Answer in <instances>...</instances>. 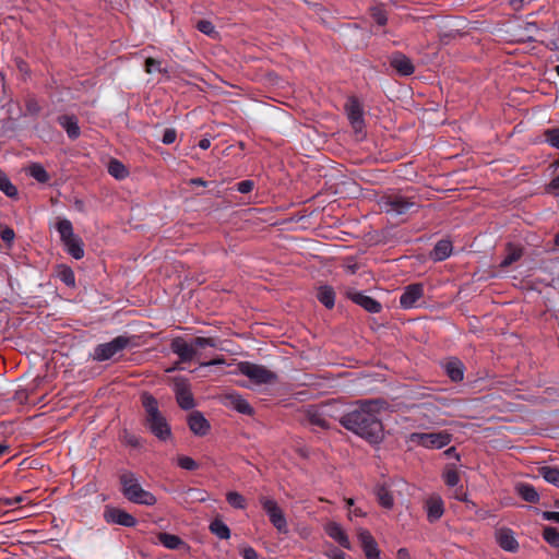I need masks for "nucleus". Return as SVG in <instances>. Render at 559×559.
<instances>
[{
	"label": "nucleus",
	"mask_w": 559,
	"mask_h": 559,
	"mask_svg": "<svg viewBox=\"0 0 559 559\" xmlns=\"http://www.w3.org/2000/svg\"><path fill=\"white\" fill-rule=\"evenodd\" d=\"M158 542L168 549H179L181 546H185V542L177 535L169 533H159Z\"/></svg>",
	"instance_id": "nucleus-27"
},
{
	"label": "nucleus",
	"mask_w": 559,
	"mask_h": 559,
	"mask_svg": "<svg viewBox=\"0 0 559 559\" xmlns=\"http://www.w3.org/2000/svg\"><path fill=\"white\" fill-rule=\"evenodd\" d=\"M548 190L554 193H559V173L555 176V178L548 185Z\"/></svg>",
	"instance_id": "nucleus-54"
},
{
	"label": "nucleus",
	"mask_w": 559,
	"mask_h": 559,
	"mask_svg": "<svg viewBox=\"0 0 559 559\" xmlns=\"http://www.w3.org/2000/svg\"><path fill=\"white\" fill-rule=\"evenodd\" d=\"M444 370L452 381H461L464 378V365L461 360L453 358L445 362Z\"/></svg>",
	"instance_id": "nucleus-25"
},
{
	"label": "nucleus",
	"mask_w": 559,
	"mask_h": 559,
	"mask_svg": "<svg viewBox=\"0 0 559 559\" xmlns=\"http://www.w3.org/2000/svg\"><path fill=\"white\" fill-rule=\"evenodd\" d=\"M397 559H411V555L406 548H400L397 550Z\"/></svg>",
	"instance_id": "nucleus-56"
},
{
	"label": "nucleus",
	"mask_w": 559,
	"mask_h": 559,
	"mask_svg": "<svg viewBox=\"0 0 559 559\" xmlns=\"http://www.w3.org/2000/svg\"><path fill=\"white\" fill-rule=\"evenodd\" d=\"M347 118L356 133H361L365 127L364 111L358 99L352 97L345 105Z\"/></svg>",
	"instance_id": "nucleus-13"
},
{
	"label": "nucleus",
	"mask_w": 559,
	"mask_h": 559,
	"mask_svg": "<svg viewBox=\"0 0 559 559\" xmlns=\"http://www.w3.org/2000/svg\"><path fill=\"white\" fill-rule=\"evenodd\" d=\"M226 500L235 509L243 510L247 507L245 497L237 491L227 492Z\"/></svg>",
	"instance_id": "nucleus-36"
},
{
	"label": "nucleus",
	"mask_w": 559,
	"mask_h": 559,
	"mask_svg": "<svg viewBox=\"0 0 559 559\" xmlns=\"http://www.w3.org/2000/svg\"><path fill=\"white\" fill-rule=\"evenodd\" d=\"M358 539L367 559H379L380 551L378 549V545L372 535L367 530L359 531Z\"/></svg>",
	"instance_id": "nucleus-18"
},
{
	"label": "nucleus",
	"mask_w": 559,
	"mask_h": 559,
	"mask_svg": "<svg viewBox=\"0 0 559 559\" xmlns=\"http://www.w3.org/2000/svg\"><path fill=\"white\" fill-rule=\"evenodd\" d=\"M522 257V249L513 246L508 247V252L506 257L501 260L500 266L508 267L515 261H518Z\"/></svg>",
	"instance_id": "nucleus-34"
},
{
	"label": "nucleus",
	"mask_w": 559,
	"mask_h": 559,
	"mask_svg": "<svg viewBox=\"0 0 559 559\" xmlns=\"http://www.w3.org/2000/svg\"><path fill=\"white\" fill-rule=\"evenodd\" d=\"M259 501L273 526L280 533L286 534L288 532L287 521L277 502L269 497H260Z\"/></svg>",
	"instance_id": "nucleus-9"
},
{
	"label": "nucleus",
	"mask_w": 559,
	"mask_h": 559,
	"mask_svg": "<svg viewBox=\"0 0 559 559\" xmlns=\"http://www.w3.org/2000/svg\"><path fill=\"white\" fill-rule=\"evenodd\" d=\"M58 123L66 130L68 136L75 140L80 136V127L74 116L62 115L58 117Z\"/></svg>",
	"instance_id": "nucleus-23"
},
{
	"label": "nucleus",
	"mask_w": 559,
	"mask_h": 559,
	"mask_svg": "<svg viewBox=\"0 0 559 559\" xmlns=\"http://www.w3.org/2000/svg\"><path fill=\"white\" fill-rule=\"evenodd\" d=\"M325 533L333 538L336 543H338L342 547L349 549L350 542L348 536L342 528V526L335 522L328 523L325 526Z\"/></svg>",
	"instance_id": "nucleus-22"
},
{
	"label": "nucleus",
	"mask_w": 559,
	"mask_h": 559,
	"mask_svg": "<svg viewBox=\"0 0 559 559\" xmlns=\"http://www.w3.org/2000/svg\"><path fill=\"white\" fill-rule=\"evenodd\" d=\"M539 475L547 483L559 488V468L552 466H543L539 468Z\"/></svg>",
	"instance_id": "nucleus-32"
},
{
	"label": "nucleus",
	"mask_w": 559,
	"mask_h": 559,
	"mask_svg": "<svg viewBox=\"0 0 559 559\" xmlns=\"http://www.w3.org/2000/svg\"><path fill=\"white\" fill-rule=\"evenodd\" d=\"M188 425L197 436H205L211 427L207 419L200 412H193L189 415Z\"/></svg>",
	"instance_id": "nucleus-21"
},
{
	"label": "nucleus",
	"mask_w": 559,
	"mask_h": 559,
	"mask_svg": "<svg viewBox=\"0 0 559 559\" xmlns=\"http://www.w3.org/2000/svg\"><path fill=\"white\" fill-rule=\"evenodd\" d=\"M238 368L241 374L248 377L258 384L271 383L276 379L275 373L261 365L242 361L238 365Z\"/></svg>",
	"instance_id": "nucleus-10"
},
{
	"label": "nucleus",
	"mask_w": 559,
	"mask_h": 559,
	"mask_svg": "<svg viewBox=\"0 0 559 559\" xmlns=\"http://www.w3.org/2000/svg\"><path fill=\"white\" fill-rule=\"evenodd\" d=\"M452 441V435L447 431L414 432L408 436V442L427 449H441Z\"/></svg>",
	"instance_id": "nucleus-7"
},
{
	"label": "nucleus",
	"mask_w": 559,
	"mask_h": 559,
	"mask_svg": "<svg viewBox=\"0 0 559 559\" xmlns=\"http://www.w3.org/2000/svg\"><path fill=\"white\" fill-rule=\"evenodd\" d=\"M197 28H198L201 33H203V34H205V35H207V36H210V37H215V36L217 35V32H216V29H215V26L213 25V23H212V22H210V21H207V20H201V21H199V22L197 23Z\"/></svg>",
	"instance_id": "nucleus-39"
},
{
	"label": "nucleus",
	"mask_w": 559,
	"mask_h": 559,
	"mask_svg": "<svg viewBox=\"0 0 559 559\" xmlns=\"http://www.w3.org/2000/svg\"><path fill=\"white\" fill-rule=\"evenodd\" d=\"M199 146L202 150H207L211 146V140L207 138L201 139L199 142Z\"/></svg>",
	"instance_id": "nucleus-58"
},
{
	"label": "nucleus",
	"mask_w": 559,
	"mask_h": 559,
	"mask_svg": "<svg viewBox=\"0 0 559 559\" xmlns=\"http://www.w3.org/2000/svg\"><path fill=\"white\" fill-rule=\"evenodd\" d=\"M379 206L381 211L392 215H403L417 207L414 198H408L400 193H391L380 198Z\"/></svg>",
	"instance_id": "nucleus-6"
},
{
	"label": "nucleus",
	"mask_w": 559,
	"mask_h": 559,
	"mask_svg": "<svg viewBox=\"0 0 559 559\" xmlns=\"http://www.w3.org/2000/svg\"><path fill=\"white\" fill-rule=\"evenodd\" d=\"M120 438L124 444L132 448H139L142 444L141 439L128 430H123Z\"/></svg>",
	"instance_id": "nucleus-41"
},
{
	"label": "nucleus",
	"mask_w": 559,
	"mask_h": 559,
	"mask_svg": "<svg viewBox=\"0 0 559 559\" xmlns=\"http://www.w3.org/2000/svg\"><path fill=\"white\" fill-rule=\"evenodd\" d=\"M145 70L147 73H152L155 70L160 71V62L153 58H147L145 60Z\"/></svg>",
	"instance_id": "nucleus-47"
},
{
	"label": "nucleus",
	"mask_w": 559,
	"mask_h": 559,
	"mask_svg": "<svg viewBox=\"0 0 559 559\" xmlns=\"http://www.w3.org/2000/svg\"><path fill=\"white\" fill-rule=\"evenodd\" d=\"M543 519L547 521H554L559 523V512L556 511H545L543 512Z\"/></svg>",
	"instance_id": "nucleus-51"
},
{
	"label": "nucleus",
	"mask_w": 559,
	"mask_h": 559,
	"mask_svg": "<svg viewBox=\"0 0 559 559\" xmlns=\"http://www.w3.org/2000/svg\"><path fill=\"white\" fill-rule=\"evenodd\" d=\"M27 174L33 177L35 180H37L40 183H46L49 181L50 176L46 171V169L38 163L31 164L27 169Z\"/></svg>",
	"instance_id": "nucleus-29"
},
{
	"label": "nucleus",
	"mask_w": 559,
	"mask_h": 559,
	"mask_svg": "<svg viewBox=\"0 0 559 559\" xmlns=\"http://www.w3.org/2000/svg\"><path fill=\"white\" fill-rule=\"evenodd\" d=\"M177 464L182 469L194 471L199 467L198 463L190 456L180 455L177 459Z\"/></svg>",
	"instance_id": "nucleus-42"
},
{
	"label": "nucleus",
	"mask_w": 559,
	"mask_h": 559,
	"mask_svg": "<svg viewBox=\"0 0 559 559\" xmlns=\"http://www.w3.org/2000/svg\"><path fill=\"white\" fill-rule=\"evenodd\" d=\"M141 401L145 411V427L160 441L168 440L171 437V429L158 409L157 400L152 394L144 392L141 395Z\"/></svg>",
	"instance_id": "nucleus-2"
},
{
	"label": "nucleus",
	"mask_w": 559,
	"mask_h": 559,
	"mask_svg": "<svg viewBox=\"0 0 559 559\" xmlns=\"http://www.w3.org/2000/svg\"><path fill=\"white\" fill-rule=\"evenodd\" d=\"M443 479L449 487H456L457 484L460 483L459 472L454 468H448L443 473Z\"/></svg>",
	"instance_id": "nucleus-40"
},
{
	"label": "nucleus",
	"mask_w": 559,
	"mask_h": 559,
	"mask_svg": "<svg viewBox=\"0 0 559 559\" xmlns=\"http://www.w3.org/2000/svg\"><path fill=\"white\" fill-rule=\"evenodd\" d=\"M390 66L402 76L412 75L415 71L412 60L402 52L391 55Z\"/></svg>",
	"instance_id": "nucleus-15"
},
{
	"label": "nucleus",
	"mask_w": 559,
	"mask_h": 559,
	"mask_svg": "<svg viewBox=\"0 0 559 559\" xmlns=\"http://www.w3.org/2000/svg\"><path fill=\"white\" fill-rule=\"evenodd\" d=\"M523 1H524V0H511V4H512L513 7H516V5L521 4Z\"/></svg>",
	"instance_id": "nucleus-63"
},
{
	"label": "nucleus",
	"mask_w": 559,
	"mask_h": 559,
	"mask_svg": "<svg viewBox=\"0 0 559 559\" xmlns=\"http://www.w3.org/2000/svg\"><path fill=\"white\" fill-rule=\"evenodd\" d=\"M174 391L176 394L177 403L182 409L188 411L194 407V399L191 393L190 385L186 379L175 378Z\"/></svg>",
	"instance_id": "nucleus-12"
},
{
	"label": "nucleus",
	"mask_w": 559,
	"mask_h": 559,
	"mask_svg": "<svg viewBox=\"0 0 559 559\" xmlns=\"http://www.w3.org/2000/svg\"><path fill=\"white\" fill-rule=\"evenodd\" d=\"M129 345L130 337L119 335L108 343L97 345L94 349V359L98 361L108 360Z\"/></svg>",
	"instance_id": "nucleus-8"
},
{
	"label": "nucleus",
	"mask_w": 559,
	"mask_h": 559,
	"mask_svg": "<svg viewBox=\"0 0 559 559\" xmlns=\"http://www.w3.org/2000/svg\"><path fill=\"white\" fill-rule=\"evenodd\" d=\"M254 182L252 180H242L237 183V191L240 193H249L252 191Z\"/></svg>",
	"instance_id": "nucleus-46"
},
{
	"label": "nucleus",
	"mask_w": 559,
	"mask_h": 559,
	"mask_svg": "<svg viewBox=\"0 0 559 559\" xmlns=\"http://www.w3.org/2000/svg\"><path fill=\"white\" fill-rule=\"evenodd\" d=\"M544 539L552 547L559 548V532L552 526H547L543 532Z\"/></svg>",
	"instance_id": "nucleus-38"
},
{
	"label": "nucleus",
	"mask_w": 559,
	"mask_h": 559,
	"mask_svg": "<svg viewBox=\"0 0 559 559\" xmlns=\"http://www.w3.org/2000/svg\"><path fill=\"white\" fill-rule=\"evenodd\" d=\"M383 405L381 400L360 401L356 408L341 417L340 423L368 442L379 443L383 438V427L379 418Z\"/></svg>",
	"instance_id": "nucleus-1"
},
{
	"label": "nucleus",
	"mask_w": 559,
	"mask_h": 559,
	"mask_svg": "<svg viewBox=\"0 0 559 559\" xmlns=\"http://www.w3.org/2000/svg\"><path fill=\"white\" fill-rule=\"evenodd\" d=\"M176 138H177L176 130L173 128H168L164 131L162 142L167 145L173 144L176 141Z\"/></svg>",
	"instance_id": "nucleus-45"
},
{
	"label": "nucleus",
	"mask_w": 559,
	"mask_h": 559,
	"mask_svg": "<svg viewBox=\"0 0 559 559\" xmlns=\"http://www.w3.org/2000/svg\"><path fill=\"white\" fill-rule=\"evenodd\" d=\"M518 495L527 502H538L539 495L536 489L530 484H519L516 486Z\"/></svg>",
	"instance_id": "nucleus-26"
},
{
	"label": "nucleus",
	"mask_w": 559,
	"mask_h": 559,
	"mask_svg": "<svg viewBox=\"0 0 559 559\" xmlns=\"http://www.w3.org/2000/svg\"><path fill=\"white\" fill-rule=\"evenodd\" d=\"M496 539L499 546L509 552H515L519 549V543L514 533L510 528H501L496 533Z\"/></svg>",
	"instance_id": "nucleus-19"
},
{
	"label": "nucleus",
	"mask_w": 559,
	"mask_h": 559,
	"mask_svg": "<svg viewBox=\"0 0 559 559\" xmlns=\"http://www.w3.org/2000/svg\"><path fill=\"white\" fill-rule=\"evenodd\" d=\"M376 496H377L378 502L380 503L381 507H383L385 509L393 508V506H394L393 496L385 486H383V485L377 486Z\"/></svg>",
	"instance_id": "nucleus-28"
},
{
	"label": "nucleus",
	"mask_w": 559,
	"mask_h": 559,
	"mask_svg": "<svg viewBox=\"0 0 559 559\" xmlns=\"http://www.w3.org/2000/svg\"><path fill=\"white\" fill-rule=\"evenodd\" d=\"M218 340L215 337H195L192 343H187L182 337H176L170 343V349L181 361H190L201 358L203 354L199 350L205 347H217Z\"/></svg>",
	"instance_id": "nucleus-4"
},
{
	"label": "nucleus",
	"mask_w": 559,
	"mask_h": 559,
	"mask_svg": "<svg viewBox=\"0 0 559 559\" xmlns=\"http://www.w3.org/2000/svg\"><path fill=\"white\" fill-rule=\"evenodd\" d=\"M346 271L350 274H354L357 271V265L356 264L346 265Z\"/></svg>",
	"instance_id": "nucleus-61"
},
{
	"label": "nucleus",
	"mask_w": 559,
	"mask_h": 559,
	"mask_svg": "<svg viewBox=\"0 0 559 559\" xmlns=\"http://www.w3.org/2000/svg\"><path fill=\"white\" fill-rule=\"evenodd\" d=\"M319 301L323 304L326 308L331 309L335 304V293L329 286H322L318 290L317 295Z\"/></svg>",
	"instance_id": "nucleus-30"
},
{
	"label": "nucleus",
	"mask_w": 559,
	"mask_h": 559,
	"mask_svg": "<svg viewBox=\"0 0 559 559\" xmlns=\"http://www.w3.org/2000/svg\"><path fill=\"white\" fill-rule=\"evenodd\" d=\"M372 16L378 25L383 26L386 24L388 19H386V15L382 11L374 12L372 14Z\"/></svg>",
	"instance_id": "nucleus-50"
},
{
	"label": "nucleus",
	"mask_w": 559,
	"mask_h": 559,
	"mask_svg": "<svg viewBox=\"0 0 559 559\" xmlns=\"http://www.w3.org/2000/svg\"><path fill=\"white\" fill-rule=\"evenodd\" d=\"M0 190L10 198L17 194L15 186L12 185L8 176L3 173H0Z\"/></svg>",
	"instance_id": "nucleus-37"
},
{
	"label": "nucleus",
	"mask_w": 559,
	"mask_h": 559,
	"mask_svg": "<svg viewBox=\"0 0 559 559\" xmlns=\"http://www.w3.org/2000/svg\"><path fill=\"white\" fill-rule=\"evenodd\" d=\"M59 277L68 286H74L75 284L74 273L70 267H63L59 272Z\"/></svg>",
	"instance_id": "nucleus-44"
},
{
	"label": "nucleus",
	"mask_w": 559,
	"mask_h": 559,
	"mask_svg": "<svg viewBox=\"0 0 559 559\" xmlns=\"http://www.w3.org/2000/svg\"><path fill=\"white\" fill-rule=\"evenodd\" d=\"M121 492L130 502L143 506H154L157 501L156 497L142 488L139 478L132 472L124 471L119 476Z\"/></svg>",
	"instance_id": "nucleus-3"
},
{
	"label": "nucleus",
	"mask_w": 559,
	"mask_h": 559,
	"mask_svg": "<svg viewBox=\"0 0 559 559\" xmlns=\"http://www.w3.org/2000/svg\"><path fill=\"white\" fill-rule=\"evenodd\" d=\"M223 364H225V358L223 356L214 358L210 361H200V366H202V367L223 365Z\"/></svg>",
	"instance_id": "nucleus-53"
},
{
	"label": "nucleus",
	"mask_w": 559,
	"mask_h": 559,
	"mask_svg": "<svg viewBox=\"0 0 559 559\" xmlns=\"http://www.w3.org/2000/svg\"><path fill=\"white\" fill-rule=\"evenodd\" d=\"M108 173L116 179H124L129 173L126 166L118 159H110L108 163Z\"/></svg>",
	"instance_id": "nucleus-31"
},
{
	"label": "nucleus",
	"mask_w": 559,
	"mask_h": 559,
	"mask_svg": "<svg viewBox=\"0 0 559 559\" xmlns=\"http://www.w3.org/2000/svg\"><path fill=\"white\" fill-rule=\"evenodd\" d=\"M22 501V498L21 497H15L14 499H8L5 501V504L7 506H13L15 503H20Z\"/></svg>",
	"instance_id": "nucleus-60"
},
{
	"label": "nucleus",
	"mask_w": 559,
	"mask_h": 559,
	"mask_svg": "<svg viewBox=\"0 0 559 559\" xmlns=\"http://www.w3.org/2000/svg\"><path fill=\"white\" fill-rule=\"evenodd\" d=\"M347 296L350 300H353L356 305L362 307L370 313H378L381 311L382 307L379 301L371 298L370 296L365 295L360 292H348Z\"/></svg>",
	"instance_id": "nucleus-17"
},
{
	"label": "nucleus",
	"mask_w": 559,
	"mask_h": 559,
	"mask_svg": "<svg viewBox=\"0 0 559 559\" xmlns=\"http://www.w3.org/2000/svg\"><path fill=\"white\" fill-rule=\"evenodd\" d=\"M453 497L460 501H466V493L463 492L462 487L455 488Z\"/></svg>",
	"instance_id": "nucleus-55"
},
{
	"label": "nucleus",
	"mask_w": 559,
	"mask_h": 559,
	"mask_svg": "<svg viewBox=\"0 0 559 559\" xmlns=\"http://www.w3.org/2000/svg\"><path fill=\"white\" fill-rule=\"evenodd\" d=\"M103 515L104 520L109 524H118L126 527H133L136 524V519L132 514L116 507L106 506Z\"/></svg>",
	"instance_id": "nucleus-11"
},
{
	"label": "nucleus",
	"mask_w": 559,
	"mask_h": 559,
	"mask_svg": "<svg viewBox=\"0 0 559 559\" xmlns=\"http://www.w3.org/2000/svg\"><path fill=\"white\" fill-rule=\"evenodd\" d=\"M210 530L218 538L227 539L230 537V530L224 522H222L219 520L213 521L210 525Z\"/></svg>",
	"instance_id": "nucleus-35"
},
{
	"label": "nucleus",
	"mask_w": 559,
	"mask_h": 559,
	"mask_svg": "<svg viewBox=\"0 0 559 559\" xmlns=\"http://www.w3.org/2000/svg\"><path fill=\"white\" fill-rule=\"evenodd\" d=\"M56 229L60 235V239L66 248V251L75 260H81L84 257L83 240L74 234L72 223L67 218L58 219Z\"/></svg>",
	"instance_id": "nucleus-5"
},
{
	"label": "nucleus",
	"mask_w": 559,
	"mask_h": 559,
	"mask_svg": "<svg viewBox=\"0 0 559 559\" xmlns=\"http://www.w3.org/2000/svg\"><path fill=\"white\" fill-rule=\"evenodd\" d=\"M427 519L430 523L438 521L444 513L443 500L439 495H431L425 501Z\"/></svg>",
	"instance_id": "nucleus-16"
},
{
	"label": "nucleus",
	"mask_w": 559,
	"mask_h": 559,
	"mask_svg": "<svg viewBox=\"0 0 559 559\" xmlns=\"http://www.w3.org/2000/svg\"><path fill=\"white\" fill-rule=\"evenodd\" d=\"M546 141L552 146L559 150V128L546 130Z\"/></svg>",
	"instance_id": "nucleus-43"
},
{
	"label": "nucleus",
	"mask_w": 559,
	"mask_h": 559,
	"mask_svg": "<svg viewBox=\"0 0 559 559\" xmlns=\"http://www.w3.org/2000/svg\"><path fill=\"white\" fill-rule=\"evenodd\" d=\"M452 242L447 239L439 240L432 251L430 252V259L439 262L448 259L452 253Z\"/></svg>",
	"instance_id": "nucleus-24"
},
{
	"label": "nucleus",
	"mask_w": 559,
	"mask_h": 559,
	"mask_svg": "<svg viewBox=\"0 0 559 559\" xmlns=\"http://www.w3.org/2000/svg\"><path fill=\"white\" fill-rule=\"evenodd\" d=\"M228 399L230 400V404L237 412L246 415L252 414V407L241 396L231 394L228 396Z\"/></svg>",
	"instance_id": "nucleus-33"
},
{
	"label": "nucleus",
	"mask_w": 559,
	"mask_h": 559,
	"mask_svg": "<svg viewBox=\"0 0 559 559\" xmlns=\"http://www.w3.org/2000/svg\"><path fill=\"white\" fill-rule=\"evenodd\" d=\"M305 414L310 425L321 429L330 428V424L325 417L326 414L324 407L310 406L306 409Z\"/></svg>",
	"instance_id": "nucleus-20"
},
{
	"label": "nucleus",
	"mask_w": 559,
	"mask_h": 559,
	"mask_svg": "<svg viewBox=\"0 0 559 559\" xmlns=\"http://www.w3.org/2000/svg\"><path fill=\"white\" fill-rule=\"evenodd\" d=\"M444 455L449 457H455L456 460L460 459V455L456 452V449L454 447H451L444 451Z\"/></svg>",
	"instance_id": "nucleus-57"
},
{
	"label": "nucleus",
	"mask_w": 559,
	"mask_h": 559,
	"mask_svg": "<svg viewBox=\"0 0 559 559\" xmlns=\"http://www.w3.org/2000/svg\"><path fill=\"white\" fill-rule=\"evenodd\" d=\"M9 450V445L4 444V443H0V456L3 455L4 453H7Z\"/></svg>",
	"instance_id": "nucleus-62"
},
{
	"label": "nucleus",
	"mask_w": 559,
	"mask_h": 559,
	"mask_svg": "<svg viewBox=\"0 0 559 559\" xmlns=\"http://www.w3.org/2000/svg\"><path fill=\"white\" fill-rule=\"evenodd\" d=\"M328 556L331 559H346V555L337 548L329 550Z\"/></svg>",
	"instance_id": "nucleus-52"
},
{
	"label": "nucleus",
	"mask_w": 559,
	"mask_h": 559,
	"mask_svg": "<svg viewBox=\"0 0 559 559\" xmlns=\"http://www.w3.org/2000/svg\"><path fill=\"white\" fill-rule=\"evenodd\" d=\"M190 185L206 187L207 183L202 178H192Z\"/></svg>",
	"instance_id": "nucleus-59"
},
{
	"label": "nucleus",
	"mask_w": 559,
	"mask_h": 559,
	"mask_svg": "<svg viewBox=\"0 0 559 559\" xmlns=\"http://www.w3.org/2000/svg\"><path fill=\"white\" fill-rule=\"evenodd\" d=\"M424 296V285L415 283L406 286L400 297V305L403 309H411Z\"/></svg>",
	"instance_id": "nucleus-14"
},
{
	"label": "nucleus",
	"mask_w": 559,
	"mask_h": 559,
	"mask_svg": "<svg viewBox=\"0 0 559 559\" xmlns=\"http://www.w3.org/2000/svg\"><path fill=\"white\" fill-rule=\"evenodd\" d=\"M243 559H259L258 552L250 546L245 547L241 551Z\"/></svg>",
	"instance_id": "nucleus-49"
},
{
	"label": "nucleus",
	"mask_w": 559,
	"mask_h": 559,
	"mask_svg": "<svg viewBox=\"0 0 559 559\" xmlns=\"http://www.w3.org/2000/svg\"><path fill=\"white\" fill-rule=\"evenodd\" d=\"M555 242L557 246H559V233L556 235Z\"/></svg>",
	"instance_id": "nucleus-64"
},
{
	"label": "nucleus",
	"mask_w": 559,
	"mask_h": 559,
	"mask_svg": "<svg viewBox=\"0 0 559 559\" xmlns=\"http://www.w3.org/2000/svg\"><path fill=\"white\" fill-rule=\"evenodd\" d=\"M14 230L10 227L1 228L0 230V237L4 242H11L14 239Z\"/></svg>",
	"instance_id": "nucleus-48"
}]
</instances>
